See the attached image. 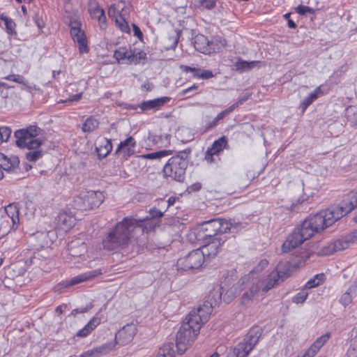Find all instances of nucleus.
I'll list each match as a JSON object with an SVG mask.
<instances>
[{"label": "nucleus", "instance_id": "nucleus-62", "mask_svg": "<svg viewBox=\"0 0 357 357\" xmlns=\"http://www.w3.org/2000/svg\"><path fill=\"white\" fill-rule=\"evenodd\" d=\"M288 26L291 29H295L296 27V23L292 20H288Z\"/></svg>", "mask_w": 357, "mask_h": 357}, {"label": "nucleus", "instance_id": "nucleus-57", "mask_svg": "<svg viewBox=\"0 0 357 357\" xmlns=\"http://www.w3.org/2000/svg\"><path fill=\"white\" fill-rule=\"evenodd\" d=\"M156 357H172V354L170 349H160Z\"/></svg>", "mask_w": 357, "mask_h": 357}, {"label": "nucleus", "instance_id": "nucleus-5", "mask_svg": "<svg viewBox=\"0 0 357 357\" xmlns=\"http://www.w3.org/2000/svg\"><path fill=\"white\" fill-rule=\"evenodd\" d=\"M288 276L287 273L277 268L271 271H266L261 276L257 283L253 284L249 290L245 291L241 298L242 305L248 304L252 298L261 291L262 293H266L273 288L281 280L283 281Z\"/></svg>", "mask_w": 357, "mask_h": 357}, {"label": "nucleus", "instance_id": "nucleus-30", "mask_svg": "<svg viewBox=\"0 0 357 357\" xmlns=\"http://www.w3.org/2000/svg\"><path fill=\"white\" fill-rule=\"evenodd\" d=\"M135 146L136 142L135 139L132 137H129L126 139L120 142L116 151V153H118L121 150L126 149L128 155H130L131 152L133 153V149L135 147Z\"/></svg>", "mask_w": 357, "mask_h": 357}, {"label": "nucleus", "instance_id": "nucleus-34", "mask_svg": "<svg viewBox=\"0 0 357 357\" xmlns=\"http://www.w3.org/2000/svg\"><path fill=\"white\" fill-rule=\"evenodd\" d=\"M99 126V121L93 116L86 119L82 126V130L84 132H91L95 130Z\"/></svg>", "mask_w": 357, "mask_h": 357}, {"label": "nucleus", "instance_id": "nucleus-55", "mask_svg": "<svg viewBox=\"0 0 357 357\" xmlns=\"http://www.w3.org/2000/svg\"><path fill=\"white\" fill-rule=\"evenodd\" d=\"M93 305L91 303H90L86 307L73 310L72 311V314L75 315L78 313H85L88 312L89 310H91L93 307Z\"/></svg>", "mask_w": 357, "mask_h": 357}, {"label": "nucleus", "instance_id": "nucleus-24", "mask_svg": "<svg viewBox=\"0 0 357 357\" xmlns=\"http://www.w3.org/2000/svg\"><path fill=\"white\" fill-rule=\"evenodd\" d=\"M133 56L132 50L127 47H120L114 52V57L118 62L123 61L130 63V59Z\"/></svg>", "mask_w": 357, "mask_h": 357}, {"label": "nucleus", "instance_id": "nucleus-48", "mask_svg": "<svg viewBox=\"0 0 357 357\" xmlns=\"http://www.w3.org/2000/svg\"><path fill=\"white\" fill-rule=\"evenodd\" d=\"M68 249L70 250V254L72 256L79 257V256H81L82 255V253L85 251L86 246L84 243H82L78 248L79 251H77L76 249L75 248H73L72 245H70Z\"/></svg>", "mask_w": 357, "mask_h": 357}, {"label": "nucleus", "instance_id": "nucleus-60", "mask_svg": "<svg viewBox=\"0 0 357 357\" xmlns=\"http://www.w3.org/2000/svg\"><path fill=\"white\" fill-rule=\"evenodd\" d=\"M202 188V185L199 183H195L189 187V190L192 192L199 191Z\"/></svg>", "mask_w": 357, "mask_h": 357}, {"label": "nucleus", "instance_id": "nucleus-32", "mask_svg": "<svg viewBox=\"0 0 357 357\" xmlns=\"http://www.w3.org/2000/svg\"><path fill=\"white\" fill-rule=\"evenodd\" d=\"M236 107L237 104H233L227 109L219 113L212 121L209 122L207 128L211 129L216 126L220 120L223 119L226 116L232 112Z\"/></svg>", "mask_w": 357, "mask_h": 357}, {"label": "nucleus", "instance_id": "nucleus-39", "mask_svg": "<svg viewBox=\"0 0 357 357\" xmlns=\"http://www.w3.org/2000/svg\"><path fill=\"white\" fill-rule=\"evenodd\" d=\"M226 146H227V141L225 137L219 138L212 144L213 149H215V151L218 152L219 155L223 151Z\"/></svg>", "mask_w": 357, "mask_h": 357}, {"label": "nucleus", "instance_id": "nucleus-26", "mask_svg": "<svg viewBox=\"0 0 357 357\" xmlns=\"http://www.w3.org/2000/svg\"><path fill=\"white\" fill-rule=\"evenodd\" d=\"M181 68L184 72L192 73L194 77L202 79H209L213 77L212 71L209 70H201L199 68H192L188 66H181Z\"/></svg>", "mask_w": 357, "mask_h": 357}, {"label": "nucleus", "instance_id": "nucleus-11", "mask_svg": "<svg viewBox=\"0 0 357 357\" xmlns=\"http://www.w3.org/2000/svg\"><path fill=\"white\" fill-rule=\"evenodd\" d=\"M219 228L218 219L206 221L197 229L196 238L199 241H208L215 237H218Z\"/></svg>", "mask_w": 357, "mask_h": 357}, {"label": "nucleus", "instance_id": "nucleus-44", "mask_svg": "<svg viewBox=\"0 0 357 357\" xmlns=\"http://www.w3.org/2000/svg\"><path fill=\"white\" fill-rule=\"evenodd\" d=\"M133 56L130 59V63H138L142 60H144L146 58V54L143 51H136L135 49L132 50Z\"/></svg>", "mask_w": 357, "mask_h": 357}, {"label": "nucleus", "instance_id": "nucleus-9", "mask_svg": "<svg viewBox=\"0 0 357 357\" xmlns=\"http://www.w3.org/2000/svg\"><path fill=\"white\" fill-rule=\"evenodd\" d=\"M357 241V230H354L349 234L341 236L324 247L321 250V255H330L335 252L342 251L348 248L351 245Z\"/></svg>", "mask_w": 357, "mask_h": 357}, {"label": "nucleus", "instance_id": "nucleus-43", "mask_svg": "<svg viewBox=\"0 0 357 357\" xmlns=\"http://www.w3.org/2000/svg\"><path fill=\"white\" fill-rule=\"evenodd\" d=\"M88 10L91 17L93 19H96L98 16L101 14V11H105L96 3H90L89 5Z\"/></svg>", "mask_w": 357, "mask_h": 357}, {"label": "nucleus", "instance_id": "nucleus-45", "mask_svg": "<svg viewBox=\"0 0 357 357\" xmlns=\"http://www.w3.org/2000/svg\"><path fill=\"white\" fill-rule=\"evenodd\" d=\"M218 0H197L198 6L207 10L213 8Z\"/></svg>", "mask_w": 357, "mask_h": 357}, {"label": "nucleus", "instance_id": "nucleus-19", "mask_svg": "<svg viewBox=\"0 0 357 357\" xmlns=\"http://www.w3.org/2000/svg\"><path fill=\"white\" fill-rule=\"evenodd\" d=\"M20 160L17 156L8 158L5 155L0 153V167L1 170L7 172L15 171L18 167Z\"/></svg>", "mask_w": 357, "mask_h": 357}, {"label": "nucleus", "instance_id": "nucleus-58", "mask_svg": "<svg viewBox=\"0 0 357 357\" xmlns=\"http://www.w3.org/2000/svg\"><path fill=\"white\" fill-rule=\"evenodd\" d=\"M82 93L74 94V95L71 96L70 97H69L66 100H64V102L67 103V102H77L82 98Z\"/></svg>", "mask_w": 357, "mask_h": 357}, {"label": "nucleus", "instance_id": "nucleus-18", "mask_svg": "<svg viewBox=\"0 0 357 357\" xmlns=\"http://www.w3.org/2000/svg\"><path fill=\"white\" fill-rule=\"evenodd\" d=\"M331 337V333H326L321 337H318L316 341L305 351V357H314L319 349L325 344V343Z\"/></svg>", "mask_w": 357, "mask_h": 357}, {"label": "nucleus", "instance_id": "nucleus-3", "mask_svg": "<svg viewBox=\"0 0 357 357\" xmlns=\"http://www.w3.org/2000/svg\"><path fill=\"white\" fill-rule=\"evenodd\" d=\"M145 219L126 217L112 229L102 240L104 249L114 250L123 248L142 235L146 229Z\"/></svg>", "mask_w": 357, "mask_h": 357}, {"label": "nucleus", "instance_id": "nucleus-15", "mask_svg": "<svg viewBox=\"0 0 357 357\" xmlns=\"http://www.w3.org/2000/svg\"><path fill=\"white\" fill-rule=\"evenodd\" d=\"M55 222L58 227L63 230H68L75 225V218L71 212L63 211L55 218Z\"/></svg>", "mask_w": 357, "mask_h": 357}, {"label": "nucleus", "instance_id": "nucleus-23", "mask_svg": "<svg viewBox=\"0 0 357 357\" xmlns=\"http://www.w3.org/2000/svg\"><path fill=\"white\" fill-rule=\"evenodd\" d=\"M101 322L100 318L96 314L82 329L79 330L76 336L79 337H85L88 336Z\"/></svg>", "mask_w": 357, "mask_h": 357}, {"label": "nucleus", "instance_id": "nucleus-49", "mask_svg": "<svg viewBox=\"0 0 357 357\" xmlns=\"http://www.w3.org/2000/svg\"><path fill=\"white\" fill-rule=\"evenodd\" d=\"M296 11L298 14H300L301 15H304L307 14V13H311V14L314 13V10L309 6L300 5L296 8Z\"/></svg>", "mask_w": 357, "mask_h": 357}, {"label": "nucleus", "instance_id": "nucleus-47", "mask_svg": "<svg viewBox=\"0 0 357 357\" xmlns=\"http://www.w3.org/2000/svg\"><path fill=\"white\" fill-rule=\"evenodd\" d=\"M268 265V261L266 259H262L259 261L257 266L250 273V275L254 276L256 273H259Z\"/></svg>", "mask_w": 357, "mask_h": 357}, {"label": "nucleus", "instance_id": "nucleus-7", "mask_svg": "<svg viewBox=\"0 0 357 357\" xmlns=\"http://www.w3.org/2000/svg\"><path fill=\"white\" fill-rule=\"evenodd\" d=\"M261 335V330L259 327L252 328L243 340L238 343L234 348L231 349L226 357H247L259 341ZM209 357H220L218 352H214Z\"/></svg>", "mask_w": 357, "mask_h": 357}, {"label": "nucleus", "instance_id": "nucleus-28", "mask_svg": "<svg viewBox=\"0 0 357 357\" xmlns=\"http://www.w3.org/2000/svg\"><path fill=\"white\" fill-rule=\"evenodd\" d=\"M323 95V91L321 88L317 87L314 91L310 93V95L306 97L301 104V107L303 109V112L305 111V109L315 100L318 98L319 96Z\"/></svg>", "mask_w": 357, "mask_h": 357}, {"label": "nucleus", "instance_id": "nucleus-36", "mask_svg": "<svg viewBox=\"0 0 357 357\" xmlns=\"http://www.w3.org/2000/svg\"><path fill=\"white\" fill-rule=\"evenodd\" d=\"M345 116L347 121L353 126H357V107L349 106L346 109Z\"/></svg>", "mask_w": 357, "mask_h": 357}, {"label": "nucleus", "instance_id": "nucleus-56", "mask_svg": "<svg viewBox=\"0 0 357 357\" xmlns=\"http://www.w3.org/2000/svg\"><path fill=\"white\" fill-rule=\"evenodd\" d=\"M198 89V86L195 84L192 85V86L188 88V89H184L182 92H181V94L183 96H187L188 97H190L192 95L190 94L191 92H194V91H196Z\"/></svg>", "mask_w": 357, "mask_h": 357}, {"label": "nucleus", "instance_id": "nucleus-13", "mask_svg": "<svg viewBox=\"0 0 357 357\" xmlns=\"http://www.w3.org/2000/svg\"><path fill=\"white\" fill-rule=\"evenodd\" d=\"M137 333V326L135 324L130 323L121 328L115 335L114 345L124 346L129 344L133 340Z\"/></svg>", "mask_w": 357, "mask_h": 357}, {"label": "nucleus", "instance_id": "nucleus-35", "mask_svg": "<svg viewBox=\"0 0 357 357\" xmlns=\"http://www.w3.org/2000/svg\"><path fill=\"white\" fill-rule=\"evenodd\" d=\"M326 279L325 275L324 273H319L314 275L312 278L310 279L304 287L308 290L318 287Z\"/></svg>", "mask_w": 357, "mask_h": 357}, {"label": "nucleus", "instance_id": "nucleus-52", "mask_svg": "<svg viewBox=\"0 0 357 357\" xmlns=\"http://www.w3.org/2000/svg\"><path fill=\"white\" fill-rule=\"evenodd\" d=\"M6 79L13 81L19 84H24V78L20 75H10L5 77Z\"/></svg>", "mask_w": 357, "mask_h": 357}, {"label": "nucleus", "instance_id": "nucleus-2", "mask_svg": "<svg viewBox=\"0 0 357 357\" xmlns=\"http://www.w3.org/2000/svg\"><path fill=\"white\" fill-rule=\"evenodd\" d=\"M221 294L211 292L206 298L203 305L192 310L186 317L176 334V347L182 354L194 342L202 326L206 323L212 313L213 308L220 302Z\"/></svg>", "mask_w": 357, "mask_h": 357}, {"label": "nucleus", "instance_id": "nucleus-6", "mask_svg": "<svg viewBox=\"0 0 357 357\" xmlns=\"http://www.w3.org/2000/svg\"><path fill=\"white\" fill-rule=\"evenodd\" d=\"M190 153V150H185L171 157L163 167L164 177L178 182L183 181L188 165V157Z\"/></svg>", "mask_w": 357, "mask_h": 357}, {"label": "nucleus", "instance_id": "nucleus-61", "mask_svg": "<svg viewBox=\"0 0 357 357\" xmlns=\"http://www.w3.org/2000/svg\"><path fill=\"white\" fill-rule=\"evenodd\" d=\"M132 27H133L135 36H136L137 37L142 36V33L140 31L139 28L137 25L132 24Z\"/></svg>", "mask_w": 357, "mask_h": 357}, {"label": "nucleus", "instance_id": "nucleus-51", "mask_svg": "<svg viewBox=\"0 0 357 357\" xmlns=\"http://www.w3.org/2000/svg\"><path fill=\"white\" fill-rule=\"evenodd\" d=\"M179 40V32L176 31L175 34L172 36L169 37V40L172 43L171 45L167 47V49L174 50L177 46L178 42Z\"/></svg>", "mask_w": 357, "mask_h": 357}, {"label": "nucleus", "instance_id": "nucleus-38", "mask_svg": "<svg viewBox=\"0 0 357 357\" xmlns=\"http://www.w3.org/2000/svg\"><path fill=\"white\" fill-rule=\"evenodd\" d=\"M11 227L13 228L12 222L8 216L1 215L0 222V233H1L3 235L8 234L10 231Z\"/></svg>", "mask_w": 357, "mask_h": 357}, {"label": "nucleus", "instance_id": "nucleus-8", "mask_svg": "<svg viewBox=\"0 0 357 357\" xmlns=\"http://www.w3.org/2000/svg\"><path fill=\"white\" fill-rule=\"evenodd\" d=\"M193 44L198 52L210 54L224 47L226 45V40L221 38H214L209 40L204 35L198 34L194 38Z\"/></svg>", "mask_w": 357, "mask_h": 357}, {"label": "nucleus", "instance_id": "nucleus-50", "mask_svg": "<svg viewBox=\"0 0 357 357\" xmlns=\"http://www.w3.org/2000/svg\"><path fill=\"white\" fill-rule=\"evenodd\" d=\"M116 23L122 31L125 33H128L130 31L128 24L127 22L125 21V20L122 18H121L120 20L116 19Z\"/></svg>", "mask_w": 357, "mask_h": 357}, {"label": "nucleus", "instance_id": "nucleus-41", "mask_svg": "<svg viewBox=\"0 0 357 357\" xmlns=\"http://www.w3.org/2000/svg\"><path fill=\"white\" fill-rule=\"evenodd\" d=\"M0 19L4 21L6 31L8 34L13 35L16 33L15 31V23L12 19L5 17L3 15L0 17Z\"/></svg>", "mask_w": 357, "mask_h": 357}, {"label": "nucleus", "instance_id": "nucleus-31", "mask_svg": "<svg viewBox=\"0 0 357 357\" xmlns=\"http://www.w3.org/2000/svg\"><path fill=\"white\" fill-rule=\"evenodd\" d=\"M311 253L305 250H301L298 255L292 259L294 267H300L305 264V261L310 257Z\"/></svg>", "mask_w": 357, "mask_h": 357}, {"label": "nucleus", "instance_id": "nucleus-63", "mask_svg": "<svg viewBox=\"0 0 357 357\" xmlns=\"http://www.w3.org/2000/svg\"><path fill=\"white\" fill-rule=\"evenodd\" d=\"M61 73V70H54L52 73V76L54 78L57 79L59 75Z\"/></svg>", "mask_w": 357, "mask_h": 357}, {"label": "nucleus", "instance_id": "nucleus-1", "mask_svg": "<svg viewBox=\"0 0 357 357\" xmlns=\"http://www.w3.org/2000/svg\"><path fill=\"white\" fill-rule=\"evenodd\" d=\"M356 207L357 188L350 192L339 205L333 206L305 218L288 235L282 245V252H288L299 246L304 241L312 238L314 234L319 233L332 225Z\"/></svg>", "mask_w": 357, "mask_h": 357}, {"label": "nucleus", "instance_id": "nucleus-27", "mask_svg": "<svg viewBox=\"0 0 357 357\" xmlns=\"http://www.w3.org/2000/svg\"><path fill=\"white\" fill-rule=\"evenodd\" d=\"M72 206L75 209L78 211L90 210L89 204L86 201L84 192H82L79 195L74 198Z\"/></svg>", "mask_w": 357, "mask_h": 357}, {"label": "nucleus", "instance_id": "nucleus-4", "mask_svg": "<svg viewBox=\"0 0 357 357\" xmlns=\"http://www.w3.org/2000/svg\"><path fill=\"white\" fill-rule=\"evenodd\" d=\"M41 129L36 126H30L26 128L20 129L14 132L16 138V145L22 149L30 150L26 153V158L29 162H36L42 158L43 153L38 149L43 144L44 141L39 139H33L38 136Z\"/></svg>", "mask_w": 357, "mask_h": 357}, {"label": "nucleus", "instance_id": "nucleus-10", "mask_svg": "<svg viewBox=\"0 0 357 357\" xmlns=\"http://www.w3.org/2000/svg\"><path fill=\"white\" fill-rule=\"evenodd\" d=\"M205 259L200 249L189 252L186 256L178 259L176 268L178 271H187L199 268Z\"/></svg>", "mask_w": 357, "mask_h": 357}, {"label": "nucleus", "instance_id": "nucleus-20", "mask_svg": "<svg viewBox=\"0 0 357 357\" xmlns=\"http://www.w3.org/2000/svg\"><path fill=\"white\" fill-rule=\"evenodd\" d=\"M89 208H98L104 200V195L100 191L90 190L84 192Z\"/></svg>", "mask_w": 357, "mask_h": 357}, {"label": "nucleus", "instance_id": "nucleus-14", "mask_svg": "<svg viewBox=\"0 0 357 357\" xmlns=\"http://www.w3.org/2000/svg\"><path fill=\"white\" fill-rule=\"evenodd\" d=\"M79 25V24L77 22H71L70 34L74 42L78 44L79 52L81 54L87 53L89 52V47L87 46L86 36Z\"/></svg>", "mask_w": 357, "mask_h": 357}, {"label": "nucleus", "instance_id": "nucleus-54", "mask_svg": "<svg viewBox=\"0 0 357 357\" xmlns=\"http://www.w3.org/2000/svg\"><path fill=\"white\" fill-rule=\"evenodd\" d=\"M98 21L101 29H105L107 27V18L105 11H101V14L96 18Z\"/></svg>", "mask_w": 357, "mask_h": 357}, {"label": "nucleus", "instance_id": "nucleus-53", "mask_svg": "<svg viewBox=\"0 0 357 357\" xmlns=\"http://www.w3.org/2000/svg\"><path fill=\"white\" fill-rule=\"evenodd\" d=\"M352 297L349 291H346L340 298V302L344 305L347 306L351 303Z\"/></svg>", "mask_w": 357, "mask_h": 357}, {"label": "nucleus", "instance_id": "nucleus-21", "mask_svg": "<svg viewBox=\"0 0 357 357\" xmlns=\"http://www.w3.org/2000/svg\"><path fill=\"white\" fill-rule=\"evenodd\" d=\"M112 150L111 139L102 137L98 139L96 151L99 158H104L107 156Z\"/></svg>", "mask_w": 357, "mask_h": 357}, {"label": "nucleus", "instance_id": "nucleus-12", "mask_svg": "<svg viewBox=\"0 0 357 357\" xmlns=\"http://www.w3.org/2000/svg\"><path fill=\"white\" fill-rule=\"evenodd\" d=\"M226 236H218L211 238V240L204 241L206 244L200 249L204 259L206 257L213 258L217 255L222 248V245L225 242Z\"/></svg>", "mask_w": 357, "mask_h": 357}, {"label": "nucleus", "instance_id": "nucleus-17", "mask_svg": "<svg viewBox=\"0 0 357 357\" xmlns=\"http://www.w3.org/2000/svg\"><path fill=\"white\" fill-rule=\"evenodd\" d=\"M101 274H102V271L100 269H96V270L86 272L84 273H82L81 275L75 276V277L73 278L72 279H70V280L67 281L65 287H67L79 284L82 282L93 279Z\"/></svg>", "mask_w": 357, "mask_h": 357}, {"label": "nucleus", "instance_id": "nucleus-64", "mask_svg": "<svg viewBox=\"0 0 357 357\" xmlns=\"http://www.w3.org/2000/svg\"><path fill=\"white\" fill-rule=\"evenodd\" d=\"M247 99H248V97H243V98H240L238 100V101L237 102H236L235 104H237V107H238L239 105L244 102Z\"/></svg>", "mask_w": 357, "mask_h": 357}, {"label": "nucleus", "instance_id": "nucleus-46", "mask_svg": "<svg viewBox=\"0 0 357 357\" xmlns=\"http://www.w3.org/2000/svg\"><path fill=\"white\" fill-rule=\"evenodd\" d=\"M12 133V130L9 127L2 126L0 127V139L1 143L3 142H7L9 139L10 135Z\"/></svg>", "mask_w": 357, "mask_h": 357}, {"label": "nucleus", "instance_id": "nucleus-16", "mask_svg": "<svg viewBox=\"0 0 357 357\" xmlns=\"http://www.w3.org/2000/svg\"><path fill=\"white\" fill-rule=\"evenodd\" d=\"M170 100L169 97H161L155 98L153 100H149L146 101H143L139 105V108L142 112H146L149 110H158L162 107L164 105L167 103Z\"/></svg>", "mask_w": 357, "mask_h": 357}, {"label": "nucleus", "instance_id": "nucleus-22", "mask_svg": "<svg viewBox=\"0 0 357 357\" xmlns=\"http://www.w3.org/2000/svg\"><path fill=\"white\" fill-rule=\"evenodd\" d=\"M260 64L261 62L258 61H247L241 58H238L237 61L234 64L233 69L238 73H243L250 71L255 67H259Z\"/></svg>", "mask_w": 357, "mask_h": 357}, {"label": "nucleus", "instance_id": "nucleus-29", "mask_svg": "<svg viewBox=\"0 0 357 357\" xmlns=\"http://www.w3.org/2000/svg\"><path fill=\"white\" fill-rule=\"evenodd\" d=\"M218 223L219 224L220 227L218 229V236H226L225 235V233H227L228 231H231V229L232 232H234V230L240 226L239 224L233 225L230 222L222 219H218Z\"/></svg>", "mask_w": 357, "mask_h": 357}, {"label": "nucleus", "instance_id": "nucleus-33", "mask_svg": "<svg viewBox=\"0 0 357 357\" xmlns=\"http://www.w3.org/2000/svg\"><path fill=\"white\" fill-rule=\"evenodd\" d=\"M172 153L171 150H162L156 152L149 153L139 155V158L143 159L149 160H160L162 158L167 157Z\"/></svg>", "mask_w": 357, "mask_h": 357}, {"label": "nucleus", "instance_id": "nucleus-37", "mask_svg": "<svg viewBox=\"0 0 357 357\" xmlns=\"http://www.w3.org/2000/svg\"><path fill=\"white\" fill-rule=\"evenodd\" d=\"M220 155L218 152L215 151L213 147L211 146L208 147L205 153L204 159L208 163H215L220 160Z\"/></svg>", "mask_w": 357, "mask_h": 357}, {"label": "nucleus", "instance_id": "nucleus-42", "mask_svg": "<svg viewBox=\"0 0 357 357\" xmlns=\"http://www.w3.org/2000/svg\"><path fill=\"white\" fill-rule=\"evenodd\" d=\"M356 336V328L353 331L350 346L347 351L345 357H357V346L354 345V340Z\"/></svg>", "mask_w": 357, "mask_h": 357}, {"label": "nucleus", "instance_id": "nucleus-59", "mask_svg": "<svg viewBox=\"0 0 357 357\" xmlns=\"http://www.w3.org/2000/svg\"><path fill=\"white\" fill-rule=\"evenodd\" d=\"M150 214L152 218H160L163 215V213L161 211L156 208L151 209L150 211Z\"/></svg>", "mask_w": 357, "mask_h": 357}, {"label": "nucleus", "instance_id": "nucleus-25", "mask_svg": "<svg viewBox=\"0 0 357 357\" xmlns=\"http://www.w3.org/2000/svg\"><path fill=\"white\" fill-rule=\"evenodd\" d=\"M3 216H8L11 220L13 228L15 229V226L17 227L19 224V209L17 205L11 204L5 207Z\"/></svg>", "mask_w": 357, "mask_h": 357}, {"label": "nucleus", "instance_id": "nucleus-40", "mask_svg": "<svg viewBox=\"0 0 357 357\" xmlns=\"http://www.w3.org/2000/svg\"><path fill=\"white\" fill-rule=\"evenodd\" d=\"M309 294L308 289L305 287L293 298V302L296 304H302L305 302Z\"/></svg>", "mask_w": 357, "mask_h": 357}]
</instances>
